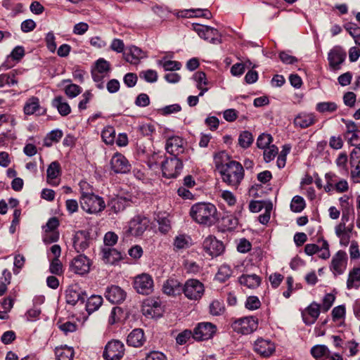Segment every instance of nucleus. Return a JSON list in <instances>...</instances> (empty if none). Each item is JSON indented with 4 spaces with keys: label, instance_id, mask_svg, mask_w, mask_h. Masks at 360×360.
Wrapping results in <instances>:
<instances>
[{
    "label": "nucleus",
    "instance_id": "14",
    "mask_svg": "<svg viewBox=\"0 0 360 360\" xmlns=\"http://www.w3.org/2000/svg\"><path fill=\"white\" fill-rule=\"evenodd\" d=\"M110 167L115 173L125 174L131 169V165L127 159L119 153H115L112 157Z\"/></svg>",
    "mask_w": 360,
    "mask_h": 360
},
{
    "label": "nucleus",
    "instance_id": "64",
    "mask_svg": "<svg viewBox=\"0 0 360 360\" xmlns=\"http://www.w3.org/2000/svg\"><path fill=\"white\" fill-rule=\"evenodd\" d=\"M145 360H167V359L162 352L153 351L146 355Z\"/></svg>",
    "mask_w": 360,
    "mask_h": 360
},
{
    "label": "nucleus",
    "instance_id": "46",
    "mask_svg": "<svg viewBox=\"0 0 360 360\" xmlns=\"http://www.w3.org/2000/svg\"><path fill=\"white\" fill-rule=\"evenodd\" d=\"M345 28L354 39L355 43L360 45V42H359L360 39V27L354 23L349 22L345 25Z\"/></svg>",
    "mask_w": 360,
    "mask_h": 360
},
{
    "label": "nucleus",
    "instance_id": "8",
    "mask_svg": "<svg viewBox=\"0 0 360 360\" xmlns=\"http://www.w3.org/2000/svg\"><path fill=\"white\" fill-rule=\"evenodd\" d=\"M134 288L141 295H150L154 288V282L151 276L148 274H141L134 278Z\"/></svg>",
    "mask_w": 360,
    "mask_h": 360
},
{
    "label": "nucleus",
    "instance_id": "50",
    "mask_svg": "<svg viewBox=\"0 0 360 360\" xmlns=\"http://www.w3.org/2000/svg\"><path fill=\"white\" fill-rule=\"evenodd\" d=\"M190 238L185 235H179L174 239V245L177 249H184L189 246Z\"/></svg>",
    "mask_w": 360,
    "mask_h": 360
},
{
    "label": "nucleus",
    "instance_id": "15",
    "mask_svg": "<svg viewBox=\"0 0 360 360\" xmlns=\"http://www.w3.org/2000/svg\"><path fill=\"white\" fill-rule=\"evenodd\" d=\"M347 53L340 46H335L328 53V60L330 66L334 70H339L340 65L345 61Z\"/></svg>",
    "mask_w": 360,
    "mask_h": 360
},
{
    "label": "nucleus",
    "instance_id": "20",
    "mask_svg": "<svg viewBox=\"0 0 360 360\" xmlns=\"http://www.w3.org/2000/svg\"><path fill=\"white\" fill-rule=\"evenodd\" d=\"M70 267L74 273L83 275L89 271V260L85 255H79L73 259Z\"/></svg>",
    "mask_w": 360,
    "mask_h": 360
},
{
    "label": "nucleus",
    "instance_id": "2",
    "mask_svg": "<svg viewBox=\"0 0 360 360\" xmlns=\"http://www.w3.org/2000/svg\"><path fill=\"white\" fill-rule=\"evenodd\" d=\"M219 173L222 181L235 189L238 188L245 175L243 165L236 160L229 162V165Z\"/></svg>",
    "mask_w": 360,
    "mask_h": 360
},
{
    "label": "nucleus",
    "instance_id": "62",
    "mask_svg": "<svg viewBox=\"0 0 360 360\" xmlns=\"http://www.w3.org/2000/svg\"><path fill=\"white\" fill-rule=\"evenodd\" d=\"M191 337L193 338V333L189 330H185L177 335L176 340L179 345H184Z\"/></svg>",
    "mask_w": 360,
    "mask_h": 360
},
{
    "label": "nucleus",
    "instance_id": "40",
    "mask_svg": "<svg viewBox=\"0 0 360 360\" xmlns=\"http://www.w3.org/2000/svg\"><path fill=\"white\" fill-rule=\"evenodd\" d=\"M103 141L108 145H112L115 139V130L112 127L108 126L101 134Z\"/></svg>",
    "mask_w": 360,
    "mask_h": 360
},
{
    "label": "nucleus",
    "instance_id": "23",
    "mask_svg": "<svg viewBox=\"0 0 360 360\" xmlns=\"http://www.w3.org/2000/svg\"><path fill=\"white\" fill-rule=\"evenodd\" d=\"M255 351L264 357H269L275 352V346L270 340L258 339L255 343Z\"/></svg>",
    "mask_w": 360,
    "mask_h": 360
},
{
    "label": "nucleus",
    "instance_id": "21",
    "mask_svg": "<svg viewBox=\"0 0 360 360\" xmlns=\"http://www.w3.org/2000/svg\"><path fill=\"white\" fill-rule=\"evenodd\" d=\"M165 149L170 155L178 157L184 151V140L178 136H172L167 140Z\"/></svg>",
    "mask_w": 360,
    "mask_h": 360
},
{
    "label": "nucleus",
    "instance_id": "41",
    "mask_svg": "<svg viewBox=\"0 0 360 360\" xmlns=\"http://www.w3.org/2000/svg\"><path fill=\"white\" fill-rule=\"evenodd\" d=\"M11 273L8 269H4L2 276L0 278V296H2L7 290V285L11 283Z\"/></svg>",
    "mask_w": 360,
    "mask_h": 360
},
{
    "label": "nucleus",
    "instance_id": "17",
    "mask_svg": "<svg viewBox=\"0 0 360 360\" xmlns=\"http://www.w3.org/2000/svg\"><path fill=\"white\" fill-rule=\"evenodd\" d=\"M347 262V253L345 251L339 250L332 258L330 269L334 271L335 275L342 274L346 269Z\"/></svg>",
    "mask_w": 360,
    "mask_h": 360
},
{
    "label": "nucleus",
    "instance_id": "36",
    "mask_svg": "<svg viewBox=\"0 0 360 360\" xmlns=\"http://www.w3.org/2000/svg\"><path fill=\"white\" fill-rule=\"evenodd\" d=\"M55 354L58 360H72L75 353L72 347L65 346L57 347Z\"/></svg>",
    "mask_w": 360,
    "mask_h": 360
},
{
    "label": "nucleus",
    "instance_id": "19",
    "mask_svg": "<svg viewBox=\"0 0 360 360\" xmlns=\"http://www.w3.org/2000/svg\"><path fill=\"white\" fill-rule=\"evenodd\" d=\"M321 305L316 302H311L302 312V320L306 325L314 324L320 314Z\"/></svg>",
    "mask_w": 360,
    "mask_h": 360
},
{
    "label": "nucleus",
    "instance_id": "58",
    "mask_svg": "<svg viewBox=\"0 0 360 360\" xmlns=\"http://www.w3.org/2000/svg\"><path fill=\"white\" fill-rule=\"evenodd\" d=\"M335 300V297L334 295L331 293L326 294L323 299V302L321 305L322 310L324 312L328 311L332 307Z\"/></svg>",
    "mask_w": 360,
    "mask_h": 360
},
{
    "label": "nucleus",
    "instance_id": "29",
    "mask_svg": "<svg viewBox=\"0 0 360 360\" xmlns=\"http://www.w3.org/2000/svg\"><path fill=\"white\" fill-rule=\"evenodd\" d=\"M231 160L230 155L224 150L218 152L214 155V163L216 169L219 172L228 166Z\"/></svg>",
    "mask_w": 360,
    "mask_h": 360
},
{
    "label": "nucleus",
    "instance_id": "53",
    "mask_svg": "<svg viewBox=\"0 0 360 360\" xmlns=\"http://www.w3.org/2000/svg\"><path fill=\"white\" fill-rule=\"evenodd\" d=\"M139 77L150 83L155 82L158 79L157 72L153 70L142 71L139 73Z\"/></svg>",
    "mask_w": 360,
    "mask_h": 360
},
{
    "label": "nucleus",
    "instance_id": "31",
    "mask_svg": "<svg viewBox=\"0 0 360 360\" xmlns=\"http://www.w3.org/2000/svg\"><path fill=\"white\" fill-rule=\"evenodd\" d=\"M130 205V200L125 197L117 196L110 200L108 206L115 213L123 211Z\"/></svg>",
    "mask_w": 360,
    "mask_h": 360
},
{
    "label": "nucleus",
    "instance_id": "12",
    "mask_svg": "<svg viewBox=\"0 0 360 360\" xmlns=\"http://www.w3.org/2000/svg\"><path fill=\"white\" fill-rule=\"evenodd\" d=\"M202 246L204 250L212 257L220 255L224 250V244L212 236L204 240Z\"/></svg>",
    "mask_w": 360,
    "mask_h": 360
},
{
    "label": "nucleus",
    "instance_id": "38",
    "mask_svg": "<svg viewBox=\"0 0 360 360\" xmlns=\"http://www.w3.org/2000/svg\"><path fill=\"white\" fill-rule=\"evenodd\" d=\"M232 274V270L229 266L226 264L221 265L216 274V279L223 283L227 281Z\"/></svg>",
    "mask_w": 360,
    "mask_h": 360
},
{
    "label": "nucleus",
    "instance_id": "28",
    "mask_svg": "<svg viewBox=\"0 0 360 360\" xmlns=\"http://www.w3.org/2000/svg\"><path fill=\"white\" fill-rule=\"evenodd\" d=\"M143 330L141 328L133 330L127 336V344L134 347H139L143 345L145 342Z\"/></svg>",
    "mask_w": 360,
    "mask_h": 360
},
{
    "label": "nucleus",
    "instance_id": "16",
    "mask_svg": "<svg viewBox=\"0 0 360 360\" xmlns=\"http://www.w3.org/2000/svg\"><path fill=\"white\" fill-rule=\"evenodd\" d=\"M105 297L112 304H120L125 300L127 292L120 286L112 285L107 288Z\"/></svg>",
    "mask_w": 360,
    "mask_h": 360
},
{
    "label": "nucleus",
    "instance_id": "27",
    "mask_svg": "<svg viewBox=\"0 0 360 360\" xmlns=\"http://www.w3.org/2000/svg\"><path fill=\"white\" fill-rule=\"evenodd\" d=\"M262 278L255 274H242L238 278L239 283L249 289H255L261 284Z\"/></svg>",
    "mask_w": 360,
    "mask_h": 360
},
{
    "label": "nucleus",
    "instance_id": "13",
    "mask_svg": "<svg viewBox=\"0 0 360 360\" xmlns=\"http://www.w3.org/2000/svg\"><path fill=\"white\" fill-rule=\"evenodd\" d=\"M193 29L198 33L199 37L205 40L212 44H217L220 42L219 32L217 29L201 25H193Z\"/></svg>",
    "mask_w": 360,
    "mask_h": 360
},
{
    "label": "nucleus",
    "instance_id": "52",
    "mask_svg": "<svg viewBox=\"0 0 360 360\" xmlns=\"http://www.w3.org/2000/svg\"><path fill=\"white\" fill-rule=\"evenodd\" d=\"M82 92V88L75 84H70L65 86V93L70 98H75Z\"/></svg>",
    "mask_w": 360,
    "mask_h": 360
},
{
    "label": "nucleus",
    "instance_id": "6",
    "mask_svg": "<svg viewBox=\"0 0 360 360\" xmlns=\"http://www.w3.org/2000/svg\"><path fill=\"white\" fill-rule=\"evenodd\" d=\"M205 287L202 283L197 279H188L183 287L185 296L191 300H198L203 295Z\"/></svg>",
    "mask_w": 360,
    "mask_h": 360
},
{
    "label": "nucleus",
    "instance_id": "44",
    "mask_svg": "<svg viewBox=\"0 0 360 360\" xmlns=\"http://www.w3.org/2000/svg\"><path fill=\"white\" fill-rule=\"evenodd\" d=\"M224 310L225 307L223 301L215 300L210 304V312L213 316H220Z\"/></svg>",
    "mask_w": 360,
    "mask_h": 360
},
{
    "label": "nucleus",
    "instance_id": "57",
    "mask_svg": "<svg viewBox=\"0 0 360 360\" xmlns=\"http://www.w3.org/2000/svg\"><path fill=\"white\" fill-rule=\"evenodd\" d=\"M95 71L106 73L110 70V63L103 58H99L95 65Z\"/></svg>",
    "mask_w": 360,
    "mask_h": 360
},
{
    "label": "nucleus",
    "instance_id": "18",
    "mask_svg": "<svg viewBox=\"0 0 360 360\" xmlns=\"http://www.w3.org/2000/svg\"><path fill=\"white\" fill-rule=\"evenodd\" d=\"M90 233L86 230L78 231L73 238V246L77 252H84L89 246Z\"/></svg>",
    "mask_w": 360,
    "mask_h": 360
},
{
    "label": "nucleus",
    "instance_id": "43",
    "mask_svg": "<svg viewBox=\"0 0 360 360\" xmlns=\"http://www.w3.org/2000/svg\"><path fill=\"white\" fill-rule=\"evenodd\" d=\"M63 136L61 130L56 129L52 130L46 137L44 140V146H51L53 142H58Z\"/></svg>",
    "mask_w": 360,
    "mask_h": 360
},
{
    "label": "nucleus",
    "instance_id": "63",
    "mask_svg": "<svg viewBox=\"0 0 360 360\" xmlns=\"http://www.w3.org/2000/svg\"><path fill=\"white\" fill-rule=\"evenodd\" d=\"M349 162L351 167H354L356 164L360 163V147L355 148L351 152Z\"/></svg>",
    "mask_w": 360,
    "mask_h": 360
},
{
    "label": "nucleus",
    "instance_id": "37",
    "mask_svg": "<svg viewBox=\"0 0 360 360\" xmlns=\"http://www.w3.org/2000/svg\"><path fill=\"white\" fill-rule=\"evenodd\" d=\"M238 224V219L233 214H226L221 218V225L226 230H233Z\"/></svg>",
    "mask_w": 360,
    "mask_h": 360
},
{
    "label": "nucleus",
    "instance_id": "47",
    "mask_svg": "<svg viewBox=\"0 0 360 360\" xmlns=\"http://www.w3.org/2000/svg\"><path fill=\"white\" fill-rule=\"evenodd\" d=\"M338 106L334 102H321L316 104V110L320 112H333L335 111Z\"/></svg>",
    "mask_w": 360,
    "mask_h": 360
},
{
    "label": "nucleus",
    "instance_id": "22",
    "mask_svg": "<svg viewBox=\"0 0 360 360\" xmlns=\"http://www.w3.org/2000/svg\"><path fill=\"white\" fill-rule=\"evenodd\" d=\"M316 116L312 112H301L298 113L293 120L295 127L306 129L315 124Z\"/></svg>",
    "mask_w": 360,
    "mask_h": 360
},
{
    "label": "nucleus",
    "instance_id": "35",
    "mask_svg": "<svg viewBox=\"0 0 360 360\" xmlns=\"http://www.w3.org/2000/svg\"><path fill=\"white\" fill-rule=\"evenodd\" d=\"M40 110L39 100L37 97L30 98L25 104L24 112L27 115H33Z\"/></svg>",
    "mask_w": 360,
    "mask_h": 360
},
{
    "label": "nucleus",
    "instance_id": "33",
    "mask_svg": "<svg viewBox=\"0 0 360 360\" xmlns=\"http://www.w3.org/2000/svg\"><path fill=\"white\" fill-rule=\"evenodd\" d=\"M360 286V267L352 269L348 276L347 281V288L350 290L352 288H359Z\"/></svg>",
    "mask_w": 360,
    "mask_h": 360
},
{
    "label": "nucleus",
    "instance_id": "9",
    "mask_svg": "<svg viewBox=\"0 0 360 360\" xmlns=\"http://www.w3.org/2000/svg\"><path fill=\"white\" fill-rule=\"evenodd\" d=\"M124 354V344L120 340H112L105 345L103 356L105 360H120Z\"/></svg>",
    "mask_w": 360,
    "mask_h": 360
},
{
    "label": "nucleus",
    "instance_id": "49",
    "mask_svg": "<svg viewBox=\"0 0 360 360\" xmlns=\"http://www.w3.org/2000/svg\"><path fill=\"white\" fill-rule=\"evenodd\" d=\"M14 73L1 74L0 75V87L5 85L13 86L17 84Z\"/></svg>",
    "mask_w": 360,
    "mask_h": 360
},
{
    "label": "nucleus",
    "instance_id": "60",
    "mask_svg": "<svg viewBox=\"0 0 360 360\" xmlns=\"http://www.w3.org/2000/svg\"><path fill=\"white\" fill-rule=\"evenodd\" d=\"M345 313L346 309L345 305H339L333 308L331 313L333 321H337L345 317Z\"/></svg>",
    "mask_w": 360,
    "mask_h": 360
},
{
    "label": "nucleus",
    "instance_id": "45",
    "mask_svg": "<svg viewBox=\"0 0 360 360\" xmlns=\"http://www.w3.org/2000/svg\"><path fill=\"white\" fill-rule=\"evenodd\" d=\"M305 207V201L304 198L300 195L293 197L291 203L290 209L294 212H301Z\"/></svg>",
    "mask_w": 360,
    "mask_h": 360
},
{
    "label": "nucleus",
    "instance_id": "1",
    "mask_svg": "<svg viewBox=\"0 0 360 360\" xmlns=\"http://www.w3.org/2000/svg\"><path fill=\"white\" fill-rule=\"evenodd\" d=\"M189 214L196 223L207 226L215 224L219 220L217 207L210 202H198L193 205Z\"/></svg>",
    "mask_w": 360,
    "mask_h": 360
},
{
    "label": "nucleus",
    "instance_id": "26",
    "mask_svg": "<svg viewBox=\"0 0 360 360\" xmlns=\"http://www.w3.org/2000/svg\"><path fill=\"white\" fill-rule=\"evenodd\" d=\"M183 287L178 280L169 278L164 283L162 290L165 294L174 296L183 292Z\"/></svg>",
    "mask_w": 360,
    "mask_h": 360
},
{
    "label": "nucleus",
    "instance_id": "59",
    "mask_svg": "<svg viewBox=\"0 0 360 360\" xmlns=\"http://www.w3.org/2000/svg\"><path fill=\"white\" fill-rule=\"evenodd\" d=\"M56 37L52 32H49L45 38L47 49L52 53L56 50Z\"/></svg>",
    "mask_w": 360,
    "mask_h": 360
},
{
    "label": "nucleus",
    "instance_id": "55",
    "mask_svg": "<svg viewBox=\"0 0 360 360\" xmlns=\"http://www.w3.org/2000/svg\"><path fill=\"white\" fill-rule=\"evenodd\" d=\"M49 271L51 274L61 275L63 274V264L59 259L53 258L50 264Z\"/></svg>",
    "mask_w": 360,
    "mask_h": 360
},
{
    "label": "nucleus",
    "instance_id": "30",
    "mask_svg": "<svg viewBox=\"0 0 360 360\" xmlns=\"http://www.w3.org/2000/svg\"><path fill=\"white\" fill-rule=\"evenodd\" d=\"M102 258L105 263L113 264L122 258V253L115 248H105L102 249Z\"/></svg>",
    "mask_w": 360,
    "mask_h": 360
},
{
    "label": "nucleus",
    "instance_id": "34",
    "mask_svg": "<svg viewBox=\"0 0 360 360\" xmlns=\"http://www.w3.org/2000/svg\"><path fill=\"white\" fill-rule=\"evenodd\" d=\"M103 303V297L101 295H91L88 298L86 304V309L89 314L98 310Z\"/></svg>",
    "mask_w": 360,
    "mask_h": 360
},
{
    "label": "nucleus",
    "instance_id": "24",
    "mask_svg": "<svg viewBox=\"0 0 360 360\" xmlns=\"http://www.w3.org/2000/svg\"><path fill=\"white\" fill-rule=\"evenodd\" d=\"M61 174V168L59 162H52L48 167L46 171L47 183L51 186L59 184L58 177Z\"/></svg>",
    "mask_w": 360,
    "mask_h": 360
},
{
    "label": "nucleus",
    "instance_id": "51",
    "mask_svg": "<svg viewBox=\"0 0 360 360\" xmlns=\"http://www.w3.org/2000/svg\"><path fill=\"white\" fill-rule=\"evenodd\" d=\"M273 138L270 134H262L257 138V146L259 148L264 149L271 144Z\"/></svg>",
    "mask_w": 360,
    "mask_h": 360
},
{
    "label": "nucleus",
    "instance_id": "39",
    "mask_svg": "<svg viewBox=\"0 0 360 360\" xmlns=\"http://www.w3.org/2000/svg\"><path fill=\"white\" fill-rule=\"evenodd\" d=\"M253 142L252 134L248 131H242L238 137V144L243 148H248Z\"/></svg>",
    "mask_w": 360,
    "mask_h": 360
},
{
    "label": "nucleus",
    "instance_id": "10",
    "mask_svg": "<svg viewBox=\"0 0 360 360\" xmlns=\"http://www.w3.org/2000/svg\"><path fill=\"white\" fill-rule=\"evenodd\" d=\"M216 326L210 322H202L194 328L193 338L201 341L211 338L216 332Z\"/></svg>",
    "mask_w": 360,
    "mask_h": 360
},
{
    "label": "nucleus",
    "instance_id": "42",
    "mask_svg": "<svg viewBox=\"0 0 360 360\" xmlns=\"http://www.w3.org/2000/svg\"><path fill=\"white\" fill-rule=\"evenodd\" d=\"M329 350L325 345H319L314 346L311 349V355L316 359L328 356L329 355Z\"/></svg>",
    "mask_w": 360,
    "mask_h": 360
},
{
    "label": "nucleus",
    "instance_id": "32",
    "mask_svg": "<svg viewBox=\"0 0 360 360\" xmlns=\"http://www.w3.org/2000/svg\"><path fill=\"white\" fill-rule=\"evenodd\" d=\"M52 105L57 108L59 114L62 116H67L71 112L69 104L64 101L61 96H58L53 98Z\"/></svg>",
    "mask_w": 360,
    "mask_h": 360
},
{
    "label": "nucleus",
    "instance_id": "56",
    "mask_svg": "<svg viewBox=\"0 0 360 360\" xmlns=\"http://www.w3.org/2000/svg\"><path fill=\"white\" fill-rule=\"evenodd\" d=\"M245 307L250 310H255L260 307L261 302L257 296H249L245 304Z\"/></svg>",
    "mask_w": 360,
    "mask_h": 360
},
{
    "label": "nucleus",
    "instance_id": "5",
    "mask_svg": "<svg viewBox=\"0 0 360 360\" xmlns=\"http://www.w3.org/2000/svg\"><path fill=\"white\" fill-rule=\"evenodd\" d=\"M258 326L257 319L253 316L243 317L234 321L231 328L238 333L247 335L257 330Z\"/></svg>",
    "mask_w": 360,
    "mask_h": 360
},
{
    "label": "nucleus",
    "instance_id": "3",
    "mask_svg": "<svg viewBox=\"0 0 360 360\" xmlns=\"http://www.w3.org/2000/svg\"><path fill=\"white\" fill-rule=\"evenodd\" d=\"M79 203L82 209L89 214L101 212L105 207V203L103 198L93 193L82 191Z\"/></svg>",
    "mask_w": 360,
    "mask_h": 360
},
{
    "label": "nucleus",
    "instance_id": "4",
    "mask_svg": "<svg viewBox=\"0 0 360 360\" xmlns=\"http://www.w3.org/2000/svg\"><path fill=\"white\" fill-rule=\"evenodd\" d=\"M149 225V219L141 215H136L129 222L128 226L124 228V237L140 236L147 229Z\"/></svg>",
    "mask_w": 360,
    "mask_h": 360
},
{
    "label": "nucleus",
    "instance_id": "11",
    "mask_svg": "<svg viewBox=\"0 0 360 360\" xmlns=\"http://www.w3.org/2000/svg\"><path fill=\"white\" fill-rule=\"evenodd\" d=\"M86 297V292L77 284L70 285L65 292L66 302L68 304L75 305L78 302L84 303Z\"/></svg>",
    "mask_w": 360,
    "mask_h": 360
},
{
    "label": "nucleus",
    "instance_id": "25",
    "mask_svg": "<svg viewBox=\"0 0 360 360\" xmlns=\"http://www.w3.org/2000/svg\"><path fill=\"white\" fill-rule=\"evenodd\" d=\"M123 56L127 62L131 64L136 65L141 58L146 57L145 53L137 46H131L123 53Z\"/></svg>",
    "mask_w": 360,
    "mask_h": 360
},
{
    "label": "nucleus",
    "instance_id": "7",
    "mask_svg": "<svg viewBox=\"0 0 360 360\" xmlns=\"http://www.w3.org/2000/svg\"><path fill=\"white\" fill-rule=\"evenodd\" d=\"M182 168V160L177 157L167 158L162 163V175L167 179L176 178L180 174Z\"/></svg>",
    "mask_w": 360,
    "mask_h": 360
},
{
    "label": "nucleus",
    "instance_id": "61",
    "mask_svg": "<svg viewBox=\"0 0 360 360\" xmlns=\"http://www.w3.org/2000/svg\"><path fill=\"white\" fill-rule=\"evenodd\" d=\"M60 223L57 217H53L50 218L46 226L44 227L45 232L56 231L55 230L58 227Z\"/></svg>",
    "mask_w": 360,
    "mask_h": 360
},
{
    "label": "nucleus",
    "instance_id": "54",
    "mask_svg": "<svg viewBox=\"0 0 360 360\" xmlns=\"http://www.w3.org/2000/svg\"><path fill=\"white\" fill-rule=\"evenodd\" d=\"M278 149L275 145H271L264 151V159L266 162L271 161L278 154Z\"/></svg>",
    "mask_w": 360,
    "mask_h": 360
},
{
    "label": "nucleus",
    "instance_id": "48",
    "mask_svg": "<svg viewBox=\"0 0 360 360\" xmlns=\"http://www.w3.org/2000/svg\"><path fill=\"white\" fill-rule=\"evenodd\" d=\"M158 64L162 66L165 71L179 70L181 68V63L175 60H159Z\"/></svg>",
    "mask_w": 360,
    "mask_h": 360
}]
</instances>
